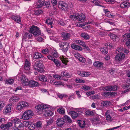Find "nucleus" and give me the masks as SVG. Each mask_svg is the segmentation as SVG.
<instances>
[{
	"instance_id": "6ab92c4d",
	"label": "nucleus",
	"mask_w": 130,
	"mask_h": 130,
	"mask_svg": "<svg viewBox=\"0 0 130 130\" xmlns=\"http://www.w3.org/2000/svg\"><path fill=\"white\" fill-rule=\"evenodd\" d=\"M30 63L29 61L27 59L26 60L25 62V65L24 66V68L26 70H28L30 68Z\"/></svg>"
},
{
	"instance_id": "2eb2a0df",
	"label": "nucleus",
	"mask_w": 130,
	"mask_h": 130,
	"mask_svg": "<svg viewBox=\"0 0 130 130\" xmlns=\"http://www.w3.org/2000/svg\"><path fill=\"white\" fill-rule=\"evenodd\" d=\"M93 65L95 67L99 69H102L103 67V63L98 61L94 62Z\"/></svg>"
},
{
	"instance_id": "bb28decb",
	"label": "nucleus",
	"mask_w": 130,
	"mask_h": 130,
	"mask_svg": "<svg viewBox=\"0 0 130 130\" xmlns=\"http://www.w3.org/2000/svg\"><path fill=\"white\" fill-rule=\"evenodd\" d=\"M71 47L72 48L76 50H78L79 51H81L82 50V48L81 47L76 45L72 44L71 45Z\"/></svg>"
},
{
	"instance_id": "5701e85b",
	"label": "nucleus",
	"mask_w": 130,
	"mask_h": 130,
	"mask_svg": "<svg viewBox=\"0 0 130 130\" xmlns=\"http://www.w3.org/2000/svg\"><path fill=\"white\" fill-rule=\"evenodd\" d=\"M42 123L40 121L37 122L35 124L36 130H41Z\"/></svg>"
},
{
	"instance_id": "864d4df0",
	"label": "nucleus",
	"mask_w": 130,
	"mask_h": 130,
	"mask_svg": "<svg viewBox=\"0 0 130 130\" xmlns=\"http://www.w3.org/2000/svg\"><path fill=\"white\" fill-rule=\"evenodd\" d=\"M111 91H115L118 89V87L116 85L111 86Z\"/></svg>"
},
{
	"instance_id": "4c0bfd02",
	"label": "nucleus",
	"mask_w": 130,
	"mask_h": 130,
	"mask_svg": "<svg viewBox=\"0 0 130 130\" xmlns=\"http://www.w3.org/2000/svg\"><path fill=\"white\" fill-rule=\"evenodd\" d=\"M74 81L77 83H85V81L84 80L80 79L78 78H77L75 79Z\"/></svg>"
},
{
	"instance_id": "a878e982",
	"label": "nucleus",
	"mask_w": 130,
	"mask_h": 130,
	"mask_svg": "<svg viewBox=\"0 0 130 130\" xmlns=\"http://www.w3.org/2000/svg\"><path fill=\"white\" fill-rule=\"evenodd\" d=\"M44 4V2L43 1L41 2V1H37L36 4V7L40 8L42 7Z\"/></svg>"
},
{
	"instance_id": "dca6fc26",
	"label": "nucleus",
	"mask_w": 130,
	"mask_h": 130,
	"mask_svg": "<svg viewBox=\"0 0 130 130\" xmlns=\"http://www.w3.org/2000/svg\"><path fill=\"white\" fill-rule=\"evenodd\" d=\"M64 123V120L63 118H59L56 121V124L58 126H62Z\"/></svg>"
},
{
	"instance_id": "c756f323",
	"label": "nucleus",
	"mask_w": 130,
	"mask_h": 130,
	"mask_svg": "<svg viewBox=\"0 0 130 130\" xmlns=\"http://www.w3.org/2000/svg\"><path fill=\"white\" fill-rule=\"evenodd\" d=\"M60 58L62 62L65 64H67L69 62L68 58H66L64 56H62Z\"/></svg>"
},
{
	"instance_id": "20e7f679",
	"label": "nucleus",
	"mask_w": 130,
	"mask_h": 130,
	"mask_svg": "<svg viewBox=\"0 0 130 130\" xmlns=\"http://www.w3.org/2000/svg\"><path fill=\"white\" fill-rule=\"evenodd\" d=\"M33 115L32 111L31 110H28L24 112L22 116V118L24 120H28Z\"/></svg>"
},
{
	"instance_id": "412c9836",
	"label": "nucleus",
	"mask_w": 130,
	"mask_h": 130,
	"mask_svg": "<svg viewBox=\"0 0 130 130\" xmlns=\"http://www.w3.org/2000/svg\"><path fill=\"white\" fill-rule=\"evenodd\" d=\"M69 113V114L71 115L72 118L73 119L76 118L78 116V113L74 111H71Z\"/></svg>"
},
{
	"instance_id": "4d7b16f0",
	"label": "nucleus",
	"mask_w": 130,
	"mask_h": 130,
	"mask_svg": "<svg viewBox=\"0 0 130 130\" xmlns=\"http://www.w3.org/2000/svg\"><path fill=\"white\" fill-rule=\"evenodd\" d=\"M53 122V120L52 119H50L47 122V126L50 125L52 124Z\"/></svg>"
},
{
	"instance_id": "7ed1b4c3",
	"label": "nucleus",
	"mask_w": 130,
	"mask_h": 130,
	"mask_svg": "<svg viewBox=\"0 0 130 130\" xmlns=\"http://www.w3.org/2000/svg\"><path fill=\"white\" fill-rule=\"evenodd\" d=\"M29 31L35 37H37L40 35L41 34L39 28L34 25L32 26L30 28Z\"/></svg>"
},
{
	"instance_id": "39448f33",
	"label": "nucleus",
	"mask_w": 130,
	"mask_h": 130,
	"mask_svg": "<svg viewBox=\"0 0 130 130\" xmlns=\"http://www.w3.org/2000/svg\"><path fill=\"white\" fill-rule=\"evenodd\" d=\"M59 44V47L62 48L61 50L63 52L66 53L67 52L68 49V48L69 44L68 43L66 42H60Z\"/></svg>"
},
{
	"instance_id": "0e129e2a",
	"label": "nucleus",
	"mask_w": 130,
	"mask_h": 130,
	"mask_svg": "<svg viewBox=\"0 0 130 130\" xmlns=\"http://www.w3.org/2000/svg\"><path fill=\"white\" fill-rule=\"evenodd\" d=\"M123 36L124 37H125V39L126 38H130V34L129 33H126Z\"/></svg>"
},
{
	"instance_id": "aec40b11",
	"label": "nucleus",
	"mask_w": 130,
	"mask_h": 130,
	"mask_svg": "<svg viewBox=\"0 0 130 130\" xmlns=\"http://www.w3.org/2000/svg\"><path fill=\"white\" fill-rule=\"evenodd\" d=\"M20 99L16 95L12 96L9 100L12 103L18 101Z\"/></svg>"
},
{
	"instance_id": "9b49d317",
	"label": "nucleus",
	"mask_w": 130,
	"mask_h": 130,
	"mask_svg": "<svg viewBox=\"0 0 130 130\" xmlns=\"http://www.w3.org/2000/svg\"><path fill=\"white\" fill-rule=\"evenodd\" d=\"M58 7L59 8L64 11L67 10L68 7V5L62 1L59 2Z\"/></svg>"
},
{
	"instance_id": "f257e3e1",
	"label": "nucleus",
	"mask_w": 130,
	"mask_h": 130,
	"mask_svg": "<svg viewBox=\"0 0 130 130\" xmlns=\"http://www.w3.org/2000/svg\"><path fill=\"white\" fill-rule=\"evenodd\" d=\"M50 106L46 105H38L37 107V111L42 112L43 114L46 116H51L53 113L50 110Z\"/></svg>"
},
{
	"instance_id": "9d476101",
	"label": "nucleus",
	"mask_w": 130,
	"mask_h": 130,
	"mask_svg": "<svg viewBox=\"0 0 130 130\" xmlns=\"http://www.w3.org/2000/svg\"><path fill=\"white\" fill-rule=\"evenodd\" d=\"M12 126V124L10 122H7L6 124H3L1 125L0 127L2 130H6L9 129Z\"/></svg>"
},
{
	"instance_id": "e2e57ef3",
	"label": "nucleus",
	"mask_w": 130,
	"mask_h": 130,
	"mask_svg": "<svg viewBox=\"0 0 130 130\" xmlns=\"http://www.w3.org/2000/svg\"><path fill=\"white\" fill-rule=\"evenodd\" d=\"M99 97L98 95H94L90 97V99L93 100L97 99L99 98Z\"/></svg>"
},
{
	"instance_id": "f8f14e48",
	"label": "nucleus",
	"mask_w": 130,
	"mask_h": 130,
	"mask_svg": "<svg viewBox=\"0 0 130 130\" xmlns=\"http://www.w3.org/2000/svg\"><path fill=\"white\" fill-rule=\"evenodd\" d=\"M12 109V104H10L5 107L3 110V113L6 114L10 112Z\"/></svg>"
},
{
	"instance_id": "de8ad7c7",
	"label": "nucleus",
	"mask_w": 130,
	"mask_h": 130,
	"mask_svg": "<svg viewBox=\"0 0 130 130\" xmlns=\"http://www.w3.org/2000/svg\"><path fill=\"white\" fill-rule=\"evenodd\" d=\"M57 111L60 113L63 114L64 113V109L62 108H59L57 110Z\"/></svg>"
},
{
	"instance_id": "473e14b6",
	"label": "nucleus",
	"mask_w": 130,
	"mask_h": 130,
	"mask_svg": "<svg viewBox=\"0 0 130 130\" xmlns=\"http://www.w3.org/2000/svg\"><path fill=\"white\" fill-rule=\"evenodd\" d=\"M109 102L108 101H103L101 103V105L102 106L107 107L109 105Z\"/></svg>"
},
{
	"instance_id": "1a4fd4ad",
	"label": "nucleus",
	"mask_w": 130,
	"mask_h": 130,
	"mask_svg": "<svg viewBox=\"0 0 130 130\" xmlns=\"http://www.w3.org/2000/svg\"><path fill=\"white\" fill-rule=\"evenodd\" d=\"M125 57V55L122 53L120 52L115 56L116 60L118 61H123Z\"/></svg>"
},
{
	"instance_id": "49530a36",
	"label": "nucleus",
	"mask_w": 130,
	"mask_h": 130,
	"mask_svg": "<svg viewBox=\"0 0 130 130\" xmlns=\"http://www.w3.org/2000/svg\"><path fill=\"white\" fill-rule=\"evenodd\" d=\"M5 103L4 101H0V110H1L5 105Z\"/></svg>"
},
{
	"instance_id": "393cba45",
	"label": "nucleus",
	"mask_w": 130,
	"mask_h": 130,
	"mask_svg": "<svg viewBox=\"0 0 130 130\" xmlns=\"http://www.w3.org/2000/svg\"><path fill=\"white\" fill-rule=\"evenodd\" d=\"M38 78L40 81L42 82H46L47 81L46 77L44 75H39L38 76Z\"/></svg>"
},
{
	"instance_id": "8fccbe9b",
	"label": "nucleus",
	"mask_w": 130,
	"mask_h": 130,
	"mask_svg": "<svg viewBox=\"0 0 130 130\" xmlns=\"http://www.w3.org/2000/svg\"><path fill=\"white\" fill-rule=\"evenodd\" d=\"M53 76L54 78L57 79H62L61 76L57 74L53 75Z\"/></svg>"
},
{
	"instance_id": "774afa93",
	"label": "nucleus",
	"mask_w": 130,
	"mask_h": 130,
	"mask_svg": "<svg viewBox=\"0 0 130 130\" xmlns=\"http://www.w3.org/2000/svg\"><path fill=\"white\" fill-rule=\"evenodd\" d=\"M40 36H39L37 38V40L40 42L42 41L43 40V38L42 37H41L40 35Z\"/></svg>"
},
{
	"instance_id": "6e6d98bb",
	"label": "nucleus",
	"mask_w": 130,
	"mask_h": 130,
	"mask_svg": "<svg viewBox=\"0 0 130 130\" xmlns=\"http://www.w3.org/2000/svg\"><path fill=\"white\" fill-rule=\"evenodd\" d=\"M52 54L55 57H58V53L56 51H54L52 53Z\"/></svg>"
},
{
	"instance_id": "c85d7f7f",
	"label": "nucleus",
	"mask_w": 130,
	"mask_h": 130,
	"mask_svg": "<svg viewBox=\"0 0 130 130\" xmlns=\"http://www.w3.org/2000/svg\"><path fill=\"white\" fill-rule=\"evenodd\" d=\"M81 37L85 40H88L90 38V36L88 34L85 33H83L81 34Z\"/></svg>"
},
{
	"instance_id": "ddd939ff",
	"label": "nucleus",
	"mask_w": 130,
	"mask_h": 130,
	"mask_svg": "<svg viewBox=\"0 0 130 130\" xmlns=\"http://www.w3.org/2000/svg\"><path fill=\"white\" fill-rule=\"evenodd\" d=\"M61 36L63 39L65 41H67L70 39L71 36L70 33L64 32L61 33Z\"/></svg>"
},
{
	"instance_id": "58836bf2",
	"label": "nucleus",
	"mask_w": 130,
	"mask_h": 130,
	"mask_svg": "<svg viewBox=\"0 0 130 130\" xmlns=\"http://www.w3.org/2000/svg\"><path fill=\"white\" fill-rule=\"evenodd\" d=\"M106 120L107 121L111 122L112 120V118L109 115H107L105 116Z\"/></svg>"
},
{
	"instance_id": "4468645a",
	"label": "nucleus",
	"mask_w": 130,
	"mask_h": 130,
	"mask_svg": "<svg viewBox=\"0 0 130 130\" xmlns=\"http://www.w3.org/2000/svg\"><path fill=\"white\" fill-rule=\"evenodd\" d=\"M85 19V15L83 14H81L79 15H77V17L76 18V20H78L79 23L84 22Z\"/></svg>"
},
{
	"instance_id": "72a5a7b5",
	"label": "nucleus",
	"mask_w": 130,
	"mask_h": 130,
	"mask_svg": "<svg viewBox=\"0 0 130 130\" xmlns=\"http://www.w3.org/2000/svg\"><path fill=\"white\" fill-rule=\"evenodd\" d=\"M111 86H107L102 87V90L105 91H111Z\"/></svg>"
},
{
	"instance_id": "a211bd4d",
	"label": "nucleus",
	"mask_w": 130,
	"mask_h": 130,
	"mask_svg": "<svg viewBox=\"0 0 130 130\" xmlns=\"http://www.w3.org/2000/svg\"><path fill=\"white\" fill-rule=\"evenodd\" d=\"M44 56L42 54L39 52L35 53L33 58L34 59H38L40 58H42Z\"/></svg>"
},
{
	"instance_id": "c03bdc74",
	"label": "nucleus",
	"mask_w": 130,
	"mask_h": 130,
	"mask_svg": "<svg viewBox=\"0 0 130 130\" xmlns=\"http://www.w3.org/2000/svg\"><path fill=\"white\" fill-rule=\"evenodd\" d=\"M14 82V80L12 79H8L6 80V82L7 84H12Z\"/></svg>"
},
{
	"instance_id": "b1692460",
	"label": "nucleus",
	"mask_w": 130,
	"mask_h": 130,
	"mask_svg": "<svg viewBox=\"0 0 130 130\" xmlns=\"http://www.w3.org/2000/svg\"><path fill=\"white\" fill-rule=\"evenodd\" d=\"M130 4L129 2H123L120 5V7L121 8H128Z\"/></svg>"
},
{
	"instance_id": "cd10ccee",
	"label": "nucleus",
	"mask_w": 130,
	"mask_h": 130,
	"mask_svg": "<svg viewBox=\"0 0 130 130\" xmlns=\"http://www.w3.org/2000/svg\"><path fill=\"white\" fill-rule=\"evenodd\" d=\"M11 18L17 22H19L21 21L20 17L14 15L12 16Z\"/></svg>"
},
{
	"instance_id": "3c124183",
	"label": "nucleus",
	"mask_w": 130,
	"mask_h": 130,
	"mask_svg": "<svg viewBox=\"0 0 130 130\" xmlns=\"http://www.w3.org/2000/svg\"><path fill=\"white\" fill-rule=\"evenodd\" d=\"M42 52L43 54H46L49 52V50L47 48H45L42 51Z\"/></svg>"
},
{
	"instance_id": "7c9ffc66",
	"label": "nucleus",
	"mask_w": 130,
	"mask_h": 130,
	"mask_svg": "<svg viewBox=\"0 0 130 130\" xmlns=\"http://www.w3.org/2000/svg\"><path fill=\"white\" fill-rule=\"evenodd\" d=\"M100 51L104 54H106L108 53V49L106 47H103L100 49Z\"/></svg>"
},
{
	"instance_id": "f704fd0d",
	"label": "nucleus",
	"mask_w": 130,
	"mask_h": 130,
	"mask_svg": "<svg viewBox=\"0 0 130 130\" xmlns=\"http://www.w3.org/2000/svg\"><path fill=\"white\" fill-rule=\"evenodd\" d=\"M79 125L82 128H84L85 125V121H80L78 123Z\"/></svg>"
},
{
	"instance_id": "338daca9",
	"label": "nucleus",
	"mask_w": 130,
	"mask_h": 130,
	"mask_svg": "<svg viewBox=\"0 0 130 130\" xmlns=\"http://www.w3.org/2000/svg\"><path fill=\"white\" fill-rule=\"evenodd\" d=\"M74 56L75 57L78 59L81 56L80 55L77 53H75Z\"/></svg>"
},
{
	"instance_id": "680f3d73",
	"label": "nucleus",
	"mask_w": 130,
	"mask_h": 130,
	"mask_svg": "<svg viewBox=\"0 0 130 130\" xmlns=\"http://www.w3.org/2000/svg\"><path fill=\"white\" fill-rule=\"evenodd\" d=\"M77 74L80 76L84 77V72L83 71H79L77 72Z\"/></svg>"
},
{
	"instance_id": "f03ea898",
	"label": "nucleus",
	"mask_w": 130,
	"mask_h": 130,
	"mask_svg": "<svg viewBox=\"0 0 130 130\" xmlns=\"http://www.w3.org/2000/svg\"><path fill=\"white\" fill-rule=\"evenodd\" d=\"M12 122L14 125V130H22L24 127V125L21 122V120L16 118L12 120Z\"/></svg>"
},
{
	"instance_id": "79ce46f5",
	"label": "nucleus",
	"mask_w": 130,
	"mask_h": 130,
	"mask_svg": "<svg viewBox=\"0 0 130 130\" xmlns=\"http://www.w3.org/2000/svg\"><path fill=\"white\" fill-rule=\"evenodd\" d=\"M92 2L95 5L98 6H101L102 4L101 2L98 0H94L92 1Z\"/></svg>"
},
{
	"instance_id": "052dcab7",
	"label": "nucleus",
	"mask_w": 130,
	"mask_h": 130,
	"mask_svg": "<svg viewBox=\"0 0 130 130\" xmlns=\"http://www.w3.org/2000/svg\"><path fill=\"white\" fill-rule=\"evenodd\" d=\"M61 75L63 77H67L69 76V74L65 72H62L61 73Z\"/></svg>"
},
{
	"instance_id": "ea45409f",
	"label": "nucleus",
	"mask_w": 130,
	"mask_h": 130,
	"mask_svg": "<svg viewBox=\"0 0 130 130\" xmlns=\"http://www.w3.org/2000/svg\"><path fill=\"white\" fill-rule=\"evenodd\" d=\"M52 19L51 18H49V19L46 20L45 23L48 25H51L53 23L52 22Z\"/></svg>"
},
{
	"instance_id": "a18cd8bd",
	"label": "nucleus",
	"mask_w": 130,
	"mask_h": 130,
	"mask_svg": "<svg viewBox=\"0 0 130 130\" xmlns=\"http://www.w3.org/2000/svg\"><path fill=\"white\" fill-rule=\"evenodd\" d=\"M53 61L56 66L58 67L60 66V62L58 60L55 59Z\"/></svg>"
},
{
	"instance_id": "e433bc0d",
	"label": "nucleus",
	"mask_w": 130,
	"mask_h": 130,
	"mask_svg": "<svg viewBox=\"0 0 130 130\" xmlns=\"http://www.w3.org/2000/svg\"><path fill=\"white\" fill-rule=\"evenodd\" d=\"M109 72L113 75H117L118 74L117 72L116 71L115 69H112L109 71Z\"/></svg>"
},
{
	"instance_id": "bf43d9fd",
	"label": "nucleus",
	"mask_w": 130,
	"mask_h": 130,
	"mask_svg": "<svg viewBox=\"0 0 130 130\" xmlns=\"http://www.w3.org/2000/svg\"><path fill=\"white\" fill-rule=\"evenodd\" d=\"M31 33L30 32L29 33L26 32L25 35L28 38H31L32 36V35L31 34Z\"/></svg>"
},
{
	"instance_id": "5fc2aeb1",
	"label": "nucleus",
	"mask_w": 130,
	"mask_h": 130,
	"mask_svg": "<svg viewBox=\"0 0 130 130\" xmlns=\"http://www.w3.org/2000/svg\"><path fill=\"white\" fill-rule=\"evenodd\" d=\"M80 61L82 62H85L86 60L85 59L82 57V56H80V58L78 59Z\"/></svg>"
},
{
	"instance_id": "0eeeda50",
	"label": "nucleus",
	"mask_w": 130,
	"mask_h": 130,
	"mask_svg": "<svg viewBox=\"0 0 130 130\" xmlns=\"http://www.w3.org/2000/svg\"><path fill=\"white\" fill-rule=\"evenodd\" d=\"M20 79L21 83L23 86H27L29 85V80L24 74H22L21 75Z\"/></svg>"
},
{
	"instance_id": "69168bd1",
	"label": "nucleus",
	"mask_w": 130,
	"mask_h": 130,
	"mask_svg": "<svg viewBox=\"0 0 130 130\" xmlns=\"http://www.w3.org/2000/svg\"><path fill=\"white\" fill-rule=\"evenodd\" d=\"M47 58L50 60H51L52 61H53L55 59V58L52 57L51 55H49L47 56Z\"/></svg>"
},
{
	"instance_id": "4be33fe9",
	"label": "nucleus",
	"mask_w": 130,
	"mask_h": 130,
	"mask_svg": "<svg viewBox=\"0 0 130 130\" xmlns=\"http://www.w3.org/2000/svg\"><path fill=\"white\" fill-rule=\"evenodd\" d=\"M100 118L99 117H96L92 119V123L94 125H97L99 122Z\"/></svg>"
},
{
	"instance_id": "37998d69",
	"label": "nucleus",
	"mask_w": 130,
	"mask_h": 130,
	"mask_svg": "<svg viewBox=\"0 0 130 130\" xmlns=\"http://www.w3.org/2000/svg\"><path fill=\"white\" fill-rule=\"evenodd\" d=\"M94 112L92 111L87 110L85 112V115L88 116H92L94 115Z\"/></svg>"
},
{
	"instance_id": "423d86ee",
	"label": "nucleus",
	"mask_w": 130,
	"mask_h": 130,
	"mask_svg": "<svg viewBox=\"0 0 130 130\" xmlns=\"http://www.w3.org/2000/svg\"><path fill=\"white\" fill-rule=\"evenodd\" d=\"M43 64L39 61H36L34 64L33 67L35 70L41 72L43 70Z\"/></svg>"
},
{
	"instance_id": "c9c22d12",
	"label": "nucleus",
	"mask_w": 130,
	"mask_h": 130,
	"mask_svg": "<svg viewBox=\"0 0 130 130\" xmlns=\"http://www.w3.org/2000/svg\"><path fill=\"white\" fill-rule=\"evenodd\" d=\"M43 11L40 9L34 11V14L35 15H39L42 14Z\"/></svg>"
},
{
	"instance_id": "2f4dec72",
	"label": "nucleus",
	"mask_w": 130,
	"mask_h": 130,
	"mask_svg": "<svg viewBox=\"0 0 130 130\" xmlns=\"http://www.w3.org/2000/svg\"><path fill=\"white\" fill-rule=\"evenodd\" d=\"M110 36L113 41H116V40L118 39V37L114 34H111L110 35Z\"/></svg>"
},
{
	"instance_id": "603ef678",
	"label": "nucleus",
	"mask_w": 130,
	"mask_h": 130,
	"mask_svg": "<svg viewBox=\"0 0 130 130\" xmlns=\"http://www.w3.org/2000/svg\"><path fill=\"white\" fill-rule=\"evenodd\" d=\"M64 118L65 119L69 122H72V120L71 119L67 116L66 115L64 116Z\"/></svg>"
},
{
	"instance_id": "6e6552de",
	"label": "nucleus",
	"mask_w": 130,
	"mask_h": 130,
	"mask_svg": "<svg viewBox=\"0 0 130 130\" xmlns=\"http://www.w3.org/2000/svg\"><path fill=\"white\" fill-rule=\"evenodd\" d=\"M29 105V104L27 102L22 101L17 104V109L18 110H20L22 109L24 107H27Z\"/></svg>"
},
{
	"instance_id": "09e8293b",
	"label": "nucleus",
	"mask_w": 130,
	"mask_h": 130,
	"mask_svg": "<svg viewBox=\"0 0 130 130\" xmlns=\"http://www.w3.org/2000/svg\"><path fill=\"white\" fill-rule=\"evenodd\" d=\"M81 88L85 90L86 91L90 90V87L88 86H87L86 85L84 86H82L81 87Z\"/></svg>"
},
{
	"instance_id": "f3484780",
	"label": "nucleus",
	"mask_w": 130,
	"mask_h": 130,
	"mask_svg": "<svg viewBox=\"0 0 130 130\" xmlns=\"http://www.w3.org/2000/svg\"><path fill=\"white\" fill-rule=\"evenodd\" d=\"M29 85L31 87H33L37 86L38 85V83L37 82L34 80H29Z\"/></svg>"
},
{
	"instance_id": "a19ab883",
	"label": "nucleus",
	"mask_w": 130,
	"mask_h": 130,
	"mask_svg": "<svg viewBox=\"0 0 130 130\" xmlns=\"http://www.w3.org/2000/svg\"><path fill=\"white\" fill-rule=\"evenodd\" d=\"M28 126L29 129L31 130H34L36 127L35 125L32 124H29Z\"/></svg>"
},
{
	"instance_id": "13d9d810",
	"label": "nucleus",
	"mask_w": 130,
	"mask_h": 130,
	"mask_svg": "<svg viewBox=\"0 0 130 130\" xmlns=\"http://www.w3.org/2000/svg\"><path fill=\"white\" fill-rule=\"evenodd\" d=\"M112 44L110 43H108L106 45H105L107 48H111L112 47Z\"/></svg>"
}]
</instances>
